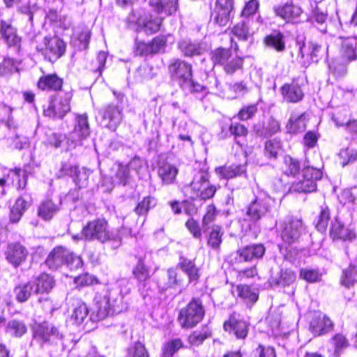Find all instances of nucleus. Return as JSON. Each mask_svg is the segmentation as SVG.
I'll return each instance as SVG.
<instances>
[{"label": "nucleus", "instance_id": "nucleus-1", "mask_svg": "<svg viewBox=\"0 0 357 357\" xmlns=\"http://www.w3.org/2000/svg\"><path fill=\"white\" fill-rule=\"evenodd\" d=\"M323 168L324 164L319 154H314L312 158L306 157L302 171V178L294 182L290 187V190L299 193H309L315 191L317 189L316 181L320 180L323 176Z\"/></svg>", "mask_w": 357, "mask_h": 357}, {"label": "nucleus", "instance_id": "nucleus-2", "mask_svg": "<svg viewBox=\"0 0 357 357\" xmlns=\"http://www.w3.org/2000/svg\"><path fill=\"white\" fill-rule=\"evenodd\" d=\"M169 73L182 91L186 93H197L204 91L205 86L192 79V65L181 59L173 60L169 66Z\"/></svg>", "mask_w": 357, "mask_h": 357}, {"label": "nucleus", "instance_id": "nucleus-3", "mask_svg": "<svg viewBox=\"0 0 357 357\" xmlns=\"http://www.w3.org/2000/svg\"><path fill=\"white\" fill-rule=\"evenodd\" d=\"M45 264L51 270H56L63 265H66L70 270L82 268V258L63 246L54 248L48 255Z\"/></svg>", "mask_w": 357, "mask_h": 357}, {"label": "nucleus", "instance_id": "nucleus-4", "mask_svg": "<svg viewBox=\"0 0 357 357\" xmlns=\"http://www.w3.org/2000/svg\"><path fill=\"white\" fill-rule=\"evenodd\" d=\"M123 297L117 289H112L101 300L97 301V314L100 319L121 312L126 308Z\"/></svg>", "mask_w": 357, "mask_h": 357}, {"label": "nucleus", "instance_id": "nucleus-5", "mask_svg": "<svg viewBox=\"0 0 357 357\" xmlns=\"http://www.w3.org/2000/svg\"><path fill=\"white\" fill-rule=\"evenodd\" d=\"M72 90L60 91L52 96L49 105L44 109V115L54 119H61L70 111V101L73 98Z\"/></svg>", "mask_w": 357, "mask_h": 357}, {"label": "nucleus", "instance_id": "nucleus-6", "mask_svg": "<svg viewBox=\"0 0 357 357\" xmlns=\"http://www.w3.org/2000/svg\"><path fill=\"white\" fill-rule=\"evenodd\" d=\"M185 190L190 199L200 198L205 200L213 197L216 188L210 184L208 174L200 172L194 176L192 181L186 187Z\"/></svg>", "mask_w": 357, "mask_h": 357}, {"label": "nucleus", "instance_id": "nucleus-7", "mask_svg": "<svg viewBox=\"0 0 357 357\" xmlns=\"http://www.w3.org/2000/svg\"><path fill=\"white\" fill-rule=\"evenodd\" d=\"M204 313L202 302L199 298H193L180 310L178 320L182 328H192L202 321Z\"/></svg>", "mask_w": 357, "mask_h": 357}, {"label": "nucleus", "instance_id": "nucleus-8", "mask_svg": "<svg viewBox=\"0 0 357 357\" xmlns=\"http://www.w3.org/2000/svg\"><path fill=\"white\" fill-rule=\"evenodd\" d=\"M82 234L86 240H97L101 243L114 238V234L109 230L107 222L105 219H96L89 222L82 228Z\"/></svg>", "mask_w": 357, "mask_h": 357}, {"label": "nucleus", "instance_id": "nucleus-9", "mask_svg": "<svg viewBox=\"0 0 357 357\" xmlns=\"http://www.w3.org/2000/svg\"><path fill=\"white\" fill-rule=\"evenodd\" d=\"M33 336L42 344H56L63 339V334L59 328L47 321L36 324L33 328Z\"/></svg>", "mask_w": 357, "mask_h": 357}, {"label": "nucleus", "instance_id": "nucleus-10", "mask_svg": "<svg viewBox=\"0 0 357 357\" xmlns=\"http://www.w3.org/2000/svg\"><path fill=\"white\" fill-rule=\"evenodd\" d=\"M275 202L270 196H258L248 206L246 215L250 221L256 222L271 212Z\"/></svg>", "mask_w": 357, "mask_h": 357}, {"label": "nucleus", "instance_id": "nucleus-11", "mask_svg": "<svg viewBox=\"0 0 357 357\" xmlns=\"http://www.w3.org/2000/svg\"><path fill=\"white\" fill-rule=\"evenodd\" d=\"M303 231L302 220L290 217L284 220L280 226V236L286 245H293L297 242Z\"/></svg>", "mask_w": 357, "mask_h": 357}, {"label": "nucleus", "instance_id": "nucleus-12", "mask_svg": "<svg viewBox=\"0 0 357 357\" xmlns=\"http://www.w3.org/2000/svg\"><path fill=\"white\" fill-rule=\"evenodd\" d=\"M90 132L87 115L85 114L77 115L74 129L68 137V146L74 148L82 145V141L89 136Z\"/></svg>", "mask_w": 357, "mask_h": 357}, {"label": "nucleus", "instance_id": "nucleus-13", "mask_svg": "<svg viewBox=\"0 0 357 357\" xmlns=\"http://www.w3.org/2000/svg\"><path fill=\"white\" fill-rule=\"evenodd\" d=\"M50 61L56 60L60 58L65 52L66 44L56 36L45 37L43 45L37 47Z\"/></svg>", "mask_w": 357, "mask_h": 357}, {"label": "nucleus", "instance_id": "nucleus-14", "mask_svg": "<svg viewBox=\"0 0 357 357\" xmlns=\"http://www.w3.org/2000/svg\"><path fill=\"white\" fill-rule=\"evenodd\" d=\"M100 114L102 126L113 131L116 130L123 119L122 109L114 104L104 107L100 111Z\"/></svg>", "mask_w": 357, "mask_h": 357}, {"label": "nucleus", "instance_id": "nucleus-15", "mask_svg": "<svg viewBox=\"0 0 357 357\" xmlns=\"http://www.w3.org/2000/svg\"><path fill=\"white\" fill-rule=\"evenodd\" d=\"M0 36L8 47H13L17 52L20 50L21 38L17 35L10 20H0Z\"/></svg>", "mask_w": 357, "mask_h": 357}, {"label": "nucleus", "instance_id": "nucleus-16", "mask_svg": "<svg viewBox=\"0 0 357 357\" xmlns=\"http://www.w3.org/2000/svg\"><path fill=\"white\" fill-rule=\"evenodd\" d=\"M224 330L230 335H234L237 339H245L248 333L249 324L241 319L240 315L233 313L223 325Z\"/></svg>", "mask_w": 357, "mask_h": 357}, {"label": "nucleus", "instance_id": "nucleus-17", "mask_svg": "<svg viewBox=\"0 0 357 357\" xmlns=\"http://www.w3.org/2000/svg\"><path fill=\"white\" fill-rule=\"evenodd\" d=\"M234 0H217L211 13L214 22L219 26H226L230 20Z\"/></svg>", "mask_w": 357, "mask_h": 357}, {"label": "nucleus", "instance_id": "nucleus-18", "mask_svg": "<svg viewBox=\"0 0 357 357\" xmlns=\"http://www.w3.org/2000/svg\"><path fill=\"white\" fill-rule=\"evenodd\" d=\"M333 323L326 314L316 312L310 324V329L314 335H321L331 331Z\"/></svg>", "mask_w": 357, "mask_h": 357}, {"label": "nucleus", "instance_id": "nucleus-19", "mask_svg": "<svg viewBox=\"0 0 357 357\" xmlns=\"http://www.w3.org/2000/svg\"><path fill=\"white\" fill-rule=\"evenodd\" d=\"M28 255L26 248L20 243L8 244L6 252V259L15 268L26 260Z\"/></svg>", "mask_w": 357, "mask_h": 357}, {"label": "nucleus", "instance_id": "nucleus-20", "mask_svg": "<svg viewBox=\"0 0 357 357\" xmlns=\"http://www.w3.org/2000/svg\"><path fill=\"white\" fill-rule=\"evenodd\" d=\"M274 11L277 16L292 23L299 22L303 13V10L300 6L292 3L277 6L274 8Z\"/></svg>", "mask_w": 357, "mask_h": 357}, {"label": "nucleus", "instance_id": "nucleus-21", "mask_svg": "<svg viewBox=\"0 0 357 357\" xmlns=\"http://www.w3.org/2000/svg\"><path fill=\"white\" fill-rule=\"evenodd\" d=\"M280 93L287 102L296 103L303 100L304 93L298 83L294 80L284 84L280 88Z\"/></svg>", "mask_w": 357, "mask_h": 357}, {"label": "nucleus", "instance_id": "nucleus-22", "mask_svg": "<svg viewBox=\"0 0 357 357\" xmlns=\"http://www.w3.org/2000/svg\"><path fill=\"white\" fill-rule=\"evenodd\" d=\"M340 56L345 62H351L357 59V41L355 37L340 39Z\"/></svg>", "mask_w": 357, "mask_h": 357}, {"label": "nucleus", "instance_id": "nucleus-23", "mask_svg": "<svg viewBox=\"0 0 357 357\" xmlns=\"http://www.w3.org/2000/svg\"><path fill=\"white\" fill-rule=\"evenodd\" d=\"M177 266L188 275L189 282L197 283L199 280L200 271L197 267L195 260L181 256Z\"/></svg>", "mask_w": 357, "mask_h": 357}, {"label": "nucleus", "instance_id": "nucleus-24", "mask_svg": "<svg viewBox=\"0 0 357 357\" xmlns=\"http://www.w3.org/2000/svg\"><path fill=\"white\" fill-rule=\"evenodd\" d=\"M149 4L158 15L169 16L178 9V0H150Z\"/></svg>", "mask_w": 357, "mask_h": 357}, {"label": "nucleus", "instance_id": "nucleus-25", "mask_svg": "<svg viewBox=\"0 0 357 357\" xmlns=\"http://www.w3.org/2000/svg\"><path fill=\"white\" fill-rule=\"evenodd\" d=\"M178 172V168L169 162H162L158 165V175L164 185L174 183Z\"/></svg>", "mask_w": 357, "mask_h": 357}, {"label": "nucleus", "instance_id": "nucleus-26", "mask_svg": "<svg viewBox=\"0 0 357 357\" xmlns=\"http://www.w3.org/2000/svg\"><path fill=\"white\" fill-rule=\"evenodd\" d=\"M63 79L56 74H49L40 77L38 82V89L43 91H62Z\"/></svg>", "mask_w": 357, "mask_h": 357}, {"label": "nucleus", "instance_id": "nucleus-27", "mask_svg": "<svg viewBox=\"0 0 357 357\" xmlns=\"http://www.w3.org/2000/svg\"><path fill=\"white\" fill-rule=\"evenodd\" d=\"M264 252L265 248L262 244H253L238 250L237 255L240 261H248L261 258Z\"/></svg>", "mask_w": 357, "mask_h": 357}, {"label": "nucleus", "instance_id": "nucleus-28", "mask_svg": "<svg viewBox=\"0 0 357 357\" xmlns=\"http://www.w3.org/2000/svg\"><path fill=\"white\" fill-rule=\"evenodd\" d=\"M296 280V274L290 269H281V271L275 275H273L269 280L270 284L272 287L290 286Z\"/></svg>", "mask_w": 357, "mask_h": 357}, {"label": "nucleus", "instance_id": "nucleus-29", "mask_svg": "<svg viewBox=\"0 0 357 357\" xmlns=\"http://www.w3.org/2000/svg\"><path fill=\"white\" fill-rule=\"evenodd\" d=\"M89 314L87 305L81 299H72L70 318L76 324H82Z\"/></svg>", "mask_w": 357, "mask_h": 357}, {"label": "nucleus", "instance_id": "nucleus-30", "mask_svg": "<svg viewBox=\"0 0 357 357\" xmlns=\"http://www.w3.org/2000/svg\"><path fill=\"white\" fill-rule=\"evenodd\" d=\"M330 235L333 239L343 241L352 240L356 238L355 232L352 229L345 228L337 219L331 223Z\"/></svg>", "mask_w": 357, "mask_h": 357}, {"label": "nucleus", "instance_id": "nucleus-31", "mask_svg": "<svg viewBox=\"0 0 357 357\" xmlns=\"http://www.w3.org/2000/svg\"><path fill=\"white\" fill-rule=\"evenodd\" d=\"M215 172L220 178L230 179L245 173L246 167L245 165L232 164L230 166L218 167L215 168Z\"/></svg>", "mask_w": 357, "mask_h": 357}, {"label": "nucleus", "instance_id": "nucleus-32", "mask_svg": "<svg viewBox=\"0 0 357 357\" xmlns=\"http://www.w3.org/2000/svg\"><path fill=\"white\" fill-rule=\"evenodd\" d=\"M178 46L183 55L189 57L201 55L206 50L201 43H192L187 39L179 41Z\"/></svg>", "mask_w": 357, "mask_h": 357}, {"label": "nucleus", "instance_id": "nucleus-33", "mask_svg": "<svg viewBox=\"0 0 357 357\" xmlns=\"http://www.w3.org/2000/svg\"><path fill=\"white\" fill-rule=\"evenodd\" d=\"M299 50V54L302 59L305 56L310 57L312 62H317L320 56L321 47L316 43H308V44L297 43Z\"/></svg>", "mask_w": 357, "mask_h": 357}, {"label": "nucleus", "instance_id": "nucleus-34", "mask_svg": "<svg viewBox=\"0 0 357 357\" xmlns=\"http://www.w3.org/2000/svg\"><path fill=\"white\" fill-rule=\"evenodd\" d=\"M32 284L34 285L35 293H48L53 288L54 281L50 275L43 273L35 280Z\"/></svg>", "mask_w": 357, "mask_h": 357}, {"label": "nucleus", "instance_id": "nucleus-35", "mask_svg": "<svg viewBox=\"0 0 357 357\" xmlns=\"http://www.w3.org/2000/svg\"><path fill=\"white\" fill-rule=\"evenodd\" d=\"M306 128L305 115L291 114L286 128L289 133H298L305 130Z\"/></svg>", "mask_w": 357, "mask_h": 357}, {"label": "nucleus", "instance_id": "nucleus-36", "mask_svg": "<svg viewBox=\"0 0 357 357\" xmlns=\"http://www.w3.org/2000/svg\"><path fill=\"white\" fill-rule=\"evenodd\" d=\"M282 151V143L278 139L267 140L264 144V154L268 159H277Z\"/></svg>", "mask_w": 357, "mask_h": 357}, {"label": "nucleus", "instance_id": "nucleus-37", "mask_svg": "<svg viewBox=\"0 0 357 357\" xmlns=\"http://www.w3.org/2000/svg\"><path fill=\"white\" fill-rule=\"evenodd\" d=\"M223 234L224 231L221 227L213 225L208 236V245L215 250H219L222 241Z\"/></svg>", "mask_w": 357, "mask_h": 357}, {"label": "nucleus", "instance_id": "nucleus-38", "mask_svg": "<svg viewBox=\"0 0 357 357\" xmlns=\"http://www.w3.org/2000/svg\"><path fill=\"white\" fill-rule=\"evenodd\" d=\"M132 274L139 284H144V282L150 278V270L145 265L143 259L140 258L138 260L137 264L132 270Z\"/></svg>", "mask_w": 357, "mask_h": 357}, {"label": "nucleus", "instance_id": "nucleus-39", "mask_svg": "<svg viewBox=\"0 0 357 357\" xmlns=\"http://www.w3.org/2000/svg\"><path fill=\"white\" fill-rule=\"evenodd\" d=\"M167 278L168 282L165 285L159 286L162 290H166L167 288H181L184 285V280L179 277V274L175 268L168 269Z\"/></svg>", "mask_w": 357, "mask_h": 357}, {"label": "nucleus", "instance_id": "nucleus-40", "mask_svg": "<svg viewBox=\"0 0 357 357\" xmlns=\"http://www.w3.org/2000/svg\"><path fill=\"white\" fill-rule=\"evenodd\" d=\"M264 43L266 46L271 47L278 52H283L285 49L284 36L280 32L267 36L264 38Z\"/></svg>", "mask_w": 357, "mask_h": 357}, {"label": "nucleus", "instance_id": "nucleus-41", "mask_svg": "<svg viewBox=\"0 0 357 357\" xmlns=\"http://www.w3.org/2000/svg\"><path fill=\"white\" fill-rule=\"evenodd\" d=\"M283 172L288 176H295L300 171L299 161L290 155H285L283 158Z\"/></svg>", "mask_w": 357, "mask_h": 357}, {"label": "nucleus", "instance_id": "nucleus-42", "mask_svg": "<svg viewBox=\"0 0 357 357\" xmlns=\"http://www.w3.org/2000/svg\"><path fill=\"white\" fill-rule=\"evenodd\" d=\"M58 210V206L52 200H47L40 205L38 213L43 220H50Z\"/></svg>", "mask_w": 357, "mask_h": 357}, {"label": "nucleus", "instance_id": "nucleus-43", "mask_svg": "<svg viewBox=\"0 0 357 357\" xmlns=\"http://www.w3.org/2000/svg\"><path fill=\"white\" fill-rule=\"evenodd\" d=\"M34 285L32 282L19 284L15 288L14 293L17 301L20 303L26 301L33 292Z\"/></svg>", "mask_w": 357, "mask_h": 357}, {"label": "nucleus", "instance_id": "nucleus-44", "mask_svg": "<svg viewBox=\"0 0 357 357\" xmlns=\"http://www.w3.org/2000/svg\"><path fill=\"white\" fill-rule=\"evenodd\" d=\"M91 38V32L85 29L79 33H75L72 38L71 43L78 50H84L88 47Z\"/></svg>", "mask_w": 357, "mask_h": 357}, {"label": "nucleus", "instance_id": "nucleus-45", "mask_svg": "<svg viewBox=\"0 0 357 357\" xmlns=\"http://www.w3.org/2000/svg\"><path fill=\"white\" fill-rule=\"evenodd\" d=\"M236 291L238 297L243 298L247 302L255 303L258 300V294L250 287L240 284L236 288Z\"/></svg>", "mask_w": 357, "mask_h": 357}, {"label": "nucleus", "instance_id": "nucleus-46", "mask_svg": "<svg viewBox=\"0 0 357 357\" xmlns=\"http://www.w3.org/2000/svg\"><path fill=\"white\" fill-rule=\"evenodd\" d=\"M249 21L243 20L236 24L233 29V34L238 38V40L246 41L252 37V33L248 27Z\"/></svg>", "mask_w": 357, "mask_h": 357}, {"label": "nucleus", "instance_id": "nucleus-47", "mask_svg": "<svg viewBox=\"0 0 357 357\" xmlns=\"http://www.w3.org/2000/svg\"><path fill=\"white\" fill-rule=\"evenodd\" d=\"M327 20V13L321 11L319 8H316L310 18L312 23L317 27V29L322 33L326 32V22Z\"/></svg>", "mask_w": 357, "mask_h": 357}, {"label": "nucleus", "instance_id": "nucleus-48", "mask_svg": "<svg viewBox=\"0 0 357 357\" xmlns=\"http://www.w3.org/2000/svg\"><path fill=\"white\" fill-rule=\"evenodd\" d=\"M6 331L11 335L20 337L26 333L27 328L23 321L13 319L8 323Z\"/></svg>", "mask_w": 357, "mask_h": 357}, {"label": "nucleus", "instance_id": "nucleus-49", "mask_svg": "<svg viewBox=\"0 0 357 357\" xmlns=\"http://www.w3.org/2000/svg\"><path fill=\"white\" fill-rule=\"evenodd\" d=\"M157 204V199L151 196L145 197L143 199L138 203L135 208V212L138 215H145L149 211L154 208Z\"/></svg>", "mask_w": 357, "mask_h": 357}, {"label": "nucleus", "instance_id": "nucleus-50", "mask_svg": "<svg viewBox=\"0 0 357 357\" xmlns=\"http://www.w3.org/2000/svg\"><path fill=\"white\" fill-rule=\"evenodd\" d=\"M159 17L150 16L144 22V29L147 34H153L159 31L162 21L166 16L159 15Z\"/></svg>", "mask_w": 357, "mask_h": 357}, {"label": "nucleus", "instance_id": "nucleus-51", "mask_svg": "<svg viewBox=\"0 0 357 357\" xmlns=\"http://www.w3.org/2000/svg\"><path fill=\"white\" fill-rule=\"evenodd\" d=\"M231 56V52L229 49L218 48L211 52V59L215 65L224 66Z\"/></svg>", "mask_w": 357, "mask_h": 357}, {"label": "nucleus", "instance_id": "nucleus-52", "mask_svg": "<svg viewBox=\"0 0 357 357\" xmlns=\"http://www.w3.org/2000/svg\"><path fill=\"white\" fill-rule=\"evenodd\" d=\"M211 336V331L208 328L204 327L201 330L194 331L188 337L189 343L192 345L198 346Z\"/></svg>", "mask_w": 357, "mask_h": 357}, {"label": "nucleus", "instance_id": "nucleus-53", "mask_svg": "<svg viewBox=\"0 0 357 357\" xmlns=\"http://www.w3.org/2000/svg\"><path fill=\"white\" fill-rule=\"evenodd\" d=\"M243 60L242 58L235 56H231L223 66L225 72L228 75L234 74L236 70L242 68Z\"/></svg>", "mask_w": 357, "mask_h": 357}, {"label": "nucleus", "instance_id": "nucleus-54", "mask_svg": "<svg viewBox=\"0 0 357 357\" xmlns=\"http://www.w3.org/2000/svg\"><path fill=\"white\" fill-rule=\"evenodd\" d=\"M356 270L354 266H349L344 269L341 278V284L346 287H350L354 285L356 282Z\"/></svg>", "mask_w": 357, "mask_h": 357}, {"label": "nucleus", "instance_id": "nucleus-55", "mask_svg": "<svg viewBox=\"0 0 357 357\" xmlns=\"http://www.w3.org/2000/svg\"><path fill=\"white\" fill-rule=\"evenodd\" d=\"M115 178L119 184L127 185L130 179V170L126 165L119 164L115 174Z\"/></svg>", "mask_w": 357, "mask_h": 357}, {"label": "nucleus", "instance_id": "nucleus-56", "mask_svg": "<svg viewBox=\"0 0 357 357\" xmlns=\"http://www.w3.org/2000/svg\"><path fill=\"white\" fill-rule=\"evenodd\" d=\"M128 357H149L145 346L137 342L128 349Z\"/></svg>", "mask_w": 357, "mask_h": 357}, {"label": "nucleus", "instance_id": "nucleus-57", "mask_svg": "<svg viewBox=\"0 0 357 357\" xmlns=\"http://www.w3.org/2000/svg\"><path fill=\"white\" fill-rule=\"evenodd\" d=\"M183 343L180 339H174L167 342L163 347L165 356H172L181 347Z\"/></svg>", "mask_w": 357, "mask_h": 357}, {"label": "nucleus", "instance_id": "nucleus-58", "mask_svg": "<svg viewBox=\"0 0 357 357\" xmlns=\"http://www.w3.org/2000/svg\"><path fill=\"white\" fill-rule=\"evenodd\" d=\"M333 121L335 122L337 126H346V130L351 135H354L357 137V120H352L346 121L344 120H339V118L335 116H333Z\"/></svg>", "mask_w": 357, "mask_h": 357}, {"label": "nucleus", "instance_id": "nucleus-59", "mask_svg": "<svg viewBox=\"0 0 357 357\" xmlns=\"http://www.w3.org/2000/svg\"><path fill=\"white\" fill-rule=\"evenodd\" d=\"M331 342L334 347V353L339 355L341 351L348 346V341L345 336L342 334H336L331 340Z\"/></svg>", "mask_w": 357, "mask_h": 357}, {"label": "nucleus", "instance_id": "nucleus-60", "mask_svg": "<svg viewBox=\"0 0 357 357\" xmlns=\"http://www.w3.org/2000/svg\"><path fill=\"white\" fill-rule=\"evenodd\" d=\"M16 70V62L12 59H4L0 63V76H8Z\"/></svg>", "mask_w": 357, "mask_h": 357}, {"label": "nucleus", "instance_id": "nucleus-61", "mask_svg": "<svg viewBox=\"0 0 357 357\" xmlns=\"http://www.w3.org/2000/svg\"><path fill=\"white\" fill-rule=\"evenodd\" d=\"M329 219L330 212L328 208H322L316 225V227L319 231L324 232L326 231Z\"/></svg>", "mask_w": 357, "mask_h": 357}, {"label": "nucleus", "instance_id": "nucleus-62", "mask_svg": "<svg viewBox=\"0 0 357 357\" xmlns=\"http://www.w3.org/2000/svg\"><path fill=\"white\" fill-rule=\"evenodd\" d=\"M257 112V105L252 104L243 107L238 112V116L241 121H246L252 118Z\"/></svg>", "mask_w": 357, "mask_h": 357}, {"label": "nucleus", "instance_id": "nucleus-63", "mask_svg": "<svg viewBox=\"0 0 357 357\" xmlns=\"http://www.w3.org/2000/svg\"><path fill=\"white\" fill-rule=\"evenodd\" d=\"M300 275L303 280L309 282H314L319 281L321 278V274L319 273V271L314 269H301L300 271Z\"/></svg>", "mask_w": 357, "mask_h": 357}, {"label": "nucleus", "instance_id": "nucleus-64", "mask_svg": "<svg viewBox=\"0 0 357 357\" xmlns=\"http://www.w3.org/2000/svg\"><path fill=\"white\" fill-rule=\"evenodd\" d=\"M255 357H276L274 348L259 344L254 351Z\"/></svg>", "mask_w": 357, "mask_h": 357}]
</instances>
